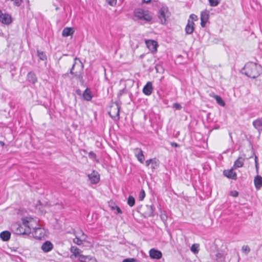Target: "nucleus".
<instances>
[{
  "instance_id": "nucleus-8",
  "label": "nucleus",
  "mask_w": 262,
  "mask_h": 262,
  "mask_svg": "<svg viewBox=\"0 0 262 262\" xmlns=\"http://www.w3.org/2000/svg\"><path fill=\"white\" fill-rule=\"evenodd\" d=\"M0 22L5 25H9L12 22L11 16L7 13H3L0 10Z\"/></svg>"
},
{
  "instance_id": "nucleus-1",
  "label": "nucleus",
  "mask_w": 262,
  "mask_h": 262,
  "mask_svg": "<svg viewBox=\"0 0 262 262\" xmlns=\"http://www.w3.org/2000/svg\"><path fill=\"white\" fill-rule=\"evenodd\" d=\"M35 222L31 218H23L21 224H15L12 226L15 233L19 235L28 234L34 228Z\"/></svg>"
},
{
  "instance_id": "nucleus-53",
  "label": "nucleus",
  "mask_w": 262,
  "mask_h": 262,
  "mask_svg": "<svg viewBox=\"0 0 262 262\" xmlns=\"http://www.w3.org/2000/svg\"><path fill=\"white\" fill-rule=\"evenodd\" d=\"M111 208H112V210H115V209H116V208H115V206H112V207H111Z\"/></svg>"
},
{
  "instance_id": "nucleus-36",
  "label": "nucleus",
  "mask_w": 262,
  "mask_h": 262,
  "mask_svg": "<svg viewBox=\"0 0 262 262\" xmlns=\"http://www.w3.org/2000/svg\"><path fill=\"white\" fill-rule=\"evenodd\" d=\"M242 250L243 252L248 254L250 251V247L247 245H244L242 247Z\"/></svg>"
},
{
  "instance_id": "nucleus-9",
  "label": "nucleus",
  "mask_w": 262,
  "mask_h": 262,
  "mask_svg": "<svg viewBox=\"0 0 262 262\" xmlns=\"http://www.w3.org/2000/svg\"><path fill=\"white\" fill-rule=\"evenodd\" d=\"M89 180L92 184H97L100 180V176L97 171L93 170L92 172L88 175Z\"/></svg>"
},
{
  "instance_id": "nucleus-38",
  "label": "nucleus",
  "mask_w": 262,
  "mask_h": 262,
  "mask_svg": "<svg viewBox=\"0 0 262 262\" xmlns=\"http://www.w3.org/2000/svg\"><path fill=\"white\" fill-rule=\"evenodd\" d=\"M106 1L111 6H115L117 4V0H106Z\"/></svg>"
},
{
  "instance_id": "nucleus-22",
  "label": "nucleus",
  "mask_w": 262,
  "mask_h": 262,
  "mask_svg": "<svg viewBox=\"0 0 262 262\" xmlns=\"http://www.w3.org/2000/svg\"><path fill=\"white\" fill-rule=\"evenodd\" d=\"M74 30L72 28L66 27L63 29L62 35L64 37H68L73 34Z\"/></svg>"
},
{
  "instance_id": "nucleus-44",
  "label": "nucleus",
  "mask_w": 262,
  "mask_h": 262,
  "mask_svg": "<svg viewBox=\"0 0 262 262\" xmlns=\"http://www.w3.org/2000/svg\"><path fill=\"white\" fill-rule=\"evenodd\" d=\"M135 259H129V258H125L124 259L122 262H134Z\"/></svg>"
},
{
  "instance_id": "nucleus-37",
  "label": "nucleus",
  "mask_w": 262,
  "mask_h": 262,
  "mask_svg": "<svg viewBox=\"0 0 262 262\" xmlns=\"http://www.w3.org/2000/svg\"><path fill=\"white\" fill-rule=\"evenodd\" d=\"M145 196V193L144 190L142 189L139 194V200L142 201L144 199Z\"/></svg>"
},
{
  "instance_id": "nucleus-52",
  "label": "nucleus",
  "mask_w": 262,
  "mask_h": 262,
  "mask_svg": "<svg viewBox=\"0 0 262 262\" xmlns=\"http://www.w3.org/2000/svg\"><path fill=\"white\" fill-rule=\"evenodd\" d=\"M76 93H77V94L80 95V90H77L76 91Z\"/></svg>"
},
{
  "instance_id": "nucleus-7",
  "label": "nucleus",
  "mask_w": 262,
  "mask_h": 262,
  "mask_svg": "<svg viewBox=\"0 0 262 262\" xmlns=\"http://www.w3.org/2000/svg\"><path fill=\"white\" fill-rule=\"evenodd\" d=\"M34 231L33 235L35 238L41 239L45 235L46 232L45 230L41 228H36L34 226V228H32Z\"/></svg>"
},
{
  "instance_id": "nucleus-2",
  "label": "nucleus",
  "mask_w": 262,
  "mask_h": 262,
  "mask_svg": "<svg viewBox=\"0 0 262 262\" xmlns=\"http://www.w3.org/2000/svg\"><path fill=\"white\" fill-rule=\"evenodd\" d=\"M242 73L249 77L254 79L262 73V67L255 63L248 62L242 70Z\"/></svg>"
},
{
  "instance_id": "nucleus-19",
  "label": "nucleus",
  "mask_w": 262,
  "mask_h": 262,
  "mask_svg": "<svg viewBox=\"0 0 262 262\" xmlns=\"http://www.w3.org/2000/svg\"><path fill=\"white\" fill-rule=\"evenodd\" d=\"M81 235L80 237L76 236L73 239V242L78 245H81L82 244V242L85 241L86 238V235L82 231H81Z\"/></svg>"
},
{
  "instance_id": "nucleus-28",
  "label": "nucleus",
  "mask_w": 262,
  "mask_h": 262,
  "mask_svg": "<svg viewBox=\"0 0 262 262\" xmlns=\"http://www.w3.org/2000/svg\"><path fill=\"white\" fill-rule=\"evenodd\" d=\"M214 99H215L216 102L218 104L222 106H224L225 105V103L224 101L222 99V98L218 95H215L214 96Z\"/></svg>"
},
{
  "instance_id": "nucleus-48",
  "label": "nucleus",
  "mask_w": 262,
  "mask_h": 262,
  "mask_svg": "<svg viewBox=\"0 0 262 262\" xmlns=\"http://www.w3.org/2000/svg\"><path fill=\"white\" fill-rule=\"evenodd\" d=\"M79 62L80 63V68H81V71H82L83 70V63L81 62V61L79 60Z\"/></svg>"
},
{
  "instance_id": "nucleus-41",
  "label": "nucleus",
  "mask_w": 262,
  "mask_h": 262,
  "mask_svg": "<svg viewBox=\"0 0 262 262\" xmlns=\"http://www.w3.org/2000/svg\"><path fill=\"white\" fill-rule=\"evenodd\" d=\"M160 217H161V220L164 222L166 221L167 219V215L164 213H162L160 215Z\"/></svg>"
},
{
  "instance_id": "nucleus-6",
  "label": "nucleus",
  "mask_w": 262,
  "mask_h": 262,
  "mask_svg": "<svg viewBox=\"0 0 262 262\" xmlns=\"http://www.w3.org/2000/svg\"><path fill=\"white\" fill-rule=\"evenodd\" d=\"M119 111L120 107L117 103H116L115 105H112L111 107V110L108 112V114L112 118L116 119V118H117V119H119Z\"/></svg>"
},
{
  "instance_id": "nucleus-10",
  "label": "nucleus",
  "mask_w": 262,
  "mask_h": 262,
  "mask_svg": "<svg viewBox=\"0 0 262 262\" xmlns=\"http://www.w3.org/2000/svg\"><path fill=\"white\" fill-rule=\"evenodd\" d=\"M209 12L205 10L201 13V25L202 27H205L209 17Z\"/></svg>"
},
{
  "instance_id": "nucleus-13",
  "label": "nucleus",
  "mask_w": 262,
  "mask_h": 262,
  "mask_svg": "<svg viewBox=\"0 0 262 262\" xmlns=\"http://www.w3.org/2000/svg\"><path fill=\"white\" fill-rule=\"evenodd\" d=\"M152 90L153 88L152 85V83L151 82L148 81L144 86L143 89V92L145 95L149 96L151 94L152 92Z\"/></svg>"
},
{
  "instance_id": "nucleus-39",
  "label": "nucleus",
  "mask_w": 262,
  "mask_h": 262,
  "mask_svg": "<svg viewBox=\"0 0 262 262\" xmlns=\"http://www.w3.org/2000/svg\"><path fill=\"white\" fill-rule=\"evenodd\" d=\"M11 1H13L14 4L17 7L19 6L21 4V3H22V0H11Z\"/></svg>"
},
{
  "instance_id": "nucleus-4",
  "label": "nucleus",
  "mask_w": 262,
  "mask_h": 262,
  "mask_svg": "<svg viewBox=\"0 0 262 262\" xmlns=\"http://www.w3.org/2000/svg\"><path fill=\"white\" fill-rule=\"evenodd\" d=\"M170 15V13L168 10V8L166 6H162L159 10L158 15L161 23L162 24H166Z\"/></svg>"
},
{
  "instance_id": "nucleus-30",
  "label": "nucleus",
  "mask_w": 262,
  "mask_h": 262,
  "mask_svg": "<svg viewBox=\"0 0 262 262\" xmlns=\"http://www.w3.org/2000/svg\"><path fill=\"white\" fill-rule=\"evenodd\" d=\"M37 52L38 57L40 59L42 60H45L47 59V56L43 52L37 50Z\"/></svg>"
},
{
  "instance_id": "nucleus-45",
  "label": "nucleus",
  "mask_w": 262,
  "mask_h": 262,
  "mask_svg": "<svg viewBox=\"0 0 262 262\" xmlns=\"http://www.w3.org/2000/svg\"><path fill=\"white\" fill-rule=\"evenodd\" d=\"M170 145L173 146V147H178L179 146V144H177V143H175V142H171L170 143Z\"/></svg>"
},
{
  "instance_id": "nucleus-54",
  "label": "nucleus",
  "mask_w": 262,
  "mask_h": 262,
  "mask_svg": "<svg viewBox=\"0 0 262 262\" xmlns=\"http://www.w3.org/2000/svg\"><path fill=\"white\" fill-rule=\"evenodd\" d=\"M255 167H256L257 170H258V165H255Z\"/></svg>"
},
{
  "instance_id": "nucleus-43",
  "label": "nucleus",
  "mask_w": 262,
  "mask_h": 262,
  "mask_svg": "<svg viewBox=\"0 0 262 262\" xmlns=\"http://www.w3.org/2000/svg\"><path fill=\"white\" fill-rule=\"evenodd\" d=\"M115 207L116 208L115 210H116V211H117L116 213H117V214L118 213L121 214L122 213V210H121V209L118 206L115 205Z\"/></svg>"
},
{
  "instance_id": "nucleus-15",
  "label": "nucleus",
  "mask_w": 262,
  "mask_h": 262,
  "mask_svg": "<svg viewBox=\"0 0 262 262\" xmlns=\"http://www.w3.org/2000/svg\"><path fill=\"white\" fill-rule=\"evenodd\" d=\"M134 151L135 156L137 157L138 160L141 163H143L144 161V156L141 149L139 148H136L134 149Z\"/></svg>"
},
{
  "instance_id": "nucleus-21",
  "label": "nucleus",
  "mask_w": 262,
  "mask_h": 262,
  "mask_svg": "<svg viewBox=\"0 0 262 262\" xmlns=\"http://www.w3.org/2000/svg\"><path fill=\"white\" fill-rule=\"evenodd\" d=\"M147 47L151 51H155L157 49V42L152 40H148L145 41Z\"/></svg>"
},
{
  "instance_id": "nucleus-24",
  "label": "nucleus",
  "mask_w": 262,
  "mask_h": 262,
  "mask_svg": "<svg viewBox=\"0 0 262 262\" xmlns=\"http://www.w3.org/2000/svg\"><path fill=\"white\" fill-rule=\"evenodd\" d=\"M83 98L86 101H90L92 98L91 90L86 88L83 94Z\"/></svg>"
},
{
  "instance_id": "nucleus-46",
  "label": "nucleus",
  "mask_w": 262,
  "mask_h": 262,
  "mask_svg": "<svg viewBox=\"0 0 262 262\" xmlns=\"http://www.w3.org/2000/svg\"><path fill=\"white\" fill-rule=\"evenodd\" d=\"M190 18L192 19H195L197 18V16L194 14H191L190 16Z\"/></svg>"
},
{
  "instance_id": "nucleus-17",
  "label": "nucleus",
  "mask_w": 262,
  "mask_h": 262,
  "mask_svg": "<svg viewBox=\"0 0 262 262\" xmlns=\"http://www.w3.org/2000/svg\"><path fill=\"white\" fill-rule=\"evenodd\" d=\"M53 248V244L49 241H46L41 246V249L45 252H49Z\"/></svg>"
},
{
  "instance_id": "nucleus-51",
  "label": "nucleus",
  "mask_w": 262,
  "mask_h": 262,
  "mask_svg": "<svg viewBox=\"0 0 262 262\" xmlns=\"http://www.w3.org/2000/svg\"><path fill=\"white\" fill-rule=\"evenodd\" d=\"M157 167H158V166H155V165H152V164H151V168H152V169H155V168H157Z\"/></svg>"
},
{
  "instance_id": "nucleus-27",
  "label": "nucleus",
  "mask_w": 262,
  "mask_h": 262,
  "mask_svg": "<svg viewBox=\"0 0 262 262\" xmlns=\"http://www.w3.org/2000/svg\"><path fill=\"white\" fill-rule=\"evenodd\" d=\"M147 211L145 213L146 216H152L154 215V209L152 206H146Z\"/></svg>"
},
{
  "instance_id": "nucleus-31",
  "label": "nucleus",
  "mask_w": 262,
  "mask_h": 262,
  "mask_svg": "<svg viewBox=\"0 0 262 262\" xmlns=\"http://www.w3.org/2000/svg\"><path fill=\"white\" fill-rule=\"evenodd\" d=\"M135 200L134 198L132 195H129L127 199V204L129 206L133 207L135 205Z\"/></svg>"
},
{
  "instance_id": "nucleus-55",
  "label": "nucleus",
  "mask_w": 262,
  "mask_h": 262,
  "mask_svg": "<svg viewBox=\"0 0 262 262\" xmlns=\"http://www.w3.org/2000/svg\"><path fill=\"white\" fill-rule=\"evenodd\" d=\"M0 143H1V144H2V145H4V143L3 142H1Z\"/></svg>"
},
{
  "instance_id": "nucleus-33",
  "label": "nucleus",
  "mask_w": 262,
  "mask_h": 262,
  "mask_svg": "<svg viewBox=\"0 0 262 262\" xmlns=\"http://www.w3.org/2000/svg\"><path fill=\"white\" fill-rule=\"evenodd\" d=\"M208 1L211 7H216L220 4L221 0H208Z\"/></svg>"
},
{
  "instance_id": "nucleus-23",
  "label": "nucleus",
  "mask_w": 262,
  "mask_h": 262,
  "mask_svg": "<svg viewBox=\"0 0 262 262\" xmlns=\"http://www.w3.org/2000/svg\"><path fill=\"white\" fill-rule=\"evenodd\" d=\"M11 233L8 231H4L0 233V238L5 242L10 239Z\"/></svg>"
},
{
  "instance_id": "nucleus-32",
  "label": "nucleus",
  "mask_w": 262,
  "mask_h": 262,
  "mask_svg": "<svg viewBox=\"0 0 262 262\" xmlns=\"http://www.w3.org/2000/svg\"><path fill=\"white\" fill-rule=\"evenodd\" d=\"M152 165H155L156 166H158V164L155 159H149L146 161V165L148 166L150 164Z\"/></svg>"
},
{
  "instance_id": "nucleus-25",
  "label": "nucleus",
  "mask_w": 262,
  "mask_h": 262,
  "mask_svg": "<svg viewBox=\"0 0 262 262\" xmlns=\"http://www.w3.org/2000/svg\"><path fill=\"white\" fill-rule=\"evenodd\" d=\"M27 80L32 83H35L37 81V77L34 73L30 72L27 75Z\"/></svg>"
},
{
  "instance_id": "nucleus-35",
  "label": "nucleus",
  "mask_w": 262,
  "mask_h": 262,
  "mask_svg": "<svg viewBox=\"0 0 262 262\" xmlns=\"http://www.w3.org/2000/svg\"><path fill=\"white\" fill-rule=\"evenodd\" d=\"M89 157L90 159L94 160L98 163L99 162L98 160L97 159L96 155L93 151H91L89 153Z\"/></svg>"
},
{
  "instance_id": "nucleus-3",
  "label": "nucleus",
  "mask_w": 262,
  "mask_h": 262,
  "mask_svg": "<svg viewBox=\"0 0 262 262\" xmlns=\"http://www.w3.org/2000/svg\"><path fill=\"white\" fill-rule=\"evenodd\" d=\"M71 252L75 257H78L80 262H88L89 261H96V259L90 255H84L80 254V250L75 246H72Z\"/></svg>"
},
{
  "instance_id": "nucleus-12",
  "label": "nucleus",
  "mask_w": 262,
  "mask_h": 262,
  "mask_svg": "<svg viewBox=\"0 0 262 262\" xmlns=\"http://www.w3.org/2000/svg\"><path fill=\"white\" fill-rule=\"evenodd\" d=\"M149 256L151 258L159 259L162 257V254L158 250L151 249L149 251Z\"/></svg>"
},
{
  "instance_id": "nucleus-29",
  "label": "nucleus",
  "mask_w": 262,
  "mask_h": 262,
  "mask_svg": "<svg viewBox=\"0 0 262 262\" xmlns=\"http://www.w3.org/2000/svg\"><path fill=\"white\" fill-rule=\"evenodd\" d=\"M191 251L194 254H196L199 251V245L198 244H194L191 247Z\"/></svg>"
},
{
  "instance_id": "nucleus-18",
  "label": "nucleus",
  "mask_w": 262,
  "mask_h": 262,
  "mask_svg": "<svg viewBox=\"0 0 262 262\" xmlns=\"http://www.w3.org/2000/svg\"><path fill=\"white\" fill-rule=\"evenodd\" d=\"M252 124L254 128L260 133L262 132V120L259 118L253 121Z\"/></svg>"
},
{
  "instance_id": "nucleus-11",
  "label": "nucleus",
  "mask_w": 262,
  "mask_h": 262,
  "mask_svg": "<svg viewBox=\"0 0 262 262\" xmlns=\"http://www.w3.org/2000/svg\"><path fill=\"white\" fill-rule=\"evenodd\" d=\"M224 175L229 179H231L232 180H236L237 179V175L235 172L233 171L232 168L229 170H225L223 171Z\"/></svg>"
},
{
  "instance_id": "nucleus-26",
  "label": "nucleus",
  "mask_w": 262,
  "mask_h": 262,
  "mask_svg": "<svg viewBox=\"0 0 262 262\" xmlns=\"http://www.w3.org/2000/svg\"><path fill=\"white\" fill-rule=\"evenodd\" d=\"M245 159L239 157L234 162V166L235 168H239L243 166Z\"/></svg>"
},
{
  "instance_id": "nucleus-20",
  "label": "nucleus",
  "mask_w": 262,
  "mask_h": 262,
  "mask_svg": "<svg viewBox=\"0 0 262 262\" xmlns=\"http://www.w3.org/2000/svg\"><path fill=\"white\" fill-rule=\"evenodd\" d=\"M254 183L255 188L259 189L262 187V177L257 175L254 179Z\"/></svg>"
},
{
  "instance_id": "nucleus-34",
  "label": "nucleus",
  "mask_w": 262,
  "mask_h": 262,
  "mask_svg": "<svg viewBox=\"0 0 262 262\" xmlns=\"http://www.w3.org/2000/svg\"><path fill=\"white\" fill-rule=\"evenodd\" d=\"M216 260L219 261L225 260L224 255L221 253H217L216 254Z\"/></svg>"
},
{
  "instance_id": "nucleus-16",
  "label": "nucleus",
  "mask_w": 262,
  "mask_h": 262,
  "mask_svg": "<svg viewBox=\"0 0 262 262\" xmlns=\"http://www.w3.org/2000/svg\"><path fill=\"white\" fill-rule=\"evenodd\" d=\"M78 58L77 57H75V59H74V64H73L71 70H70V74L74 75V76L77 78H79V79H80V78H82V76L81 75V72H74V69H75V67L76 66V60H78Z\"/></svg>"
},
{
  "instance_id": "nucleus-47",
  "label": "nucleus",
  "mask_w": 262,
  "mask_h": 262,
  "mask_svg": "<svg viewBox=\"0 0 262 262\" xmlns=\"http://www.w3.org/2000/svg\"><path fill=\"white\" fill-rule=\"evenodd\" d=\"M255 165H258V158L257 156H255Z\"/></svg>"
},
{
  "instance_id": "nucleus-14",
  "label": "nucleus",
  "mask_w": 262,
  "mask_h": 262,
  "mask_svg": "<svg viewBox=\"0 0 262 262\" xmlns=\"http://www.w3.org/2000/svg\"><path fill=\"white\" fill-rule=\"evenodd\" d=\"M194 23L190 19L188 20L187 24L185 27V32L187 34H191L194 30Z\"/></svg>"
},
{
  "instance_id": "nucleus-40",
  "label": "nucleus",
  "mask_w": 262,
  "mask_h": 262,
  "mask_svg": "<svg viewBox=\"0 0 262 262\" xmlns=\"http://www.w3.org/2000/svg\"><path fill=\"white\" fill-rule=\"evenodd\" d=\"M173 106L174 108H175L176 110H180L182 108L181 105L178 103H175L173 104Z\"/></svg>"
},
{
  "instance_id": "nucleus-42",
  "label": "nucleus",
  "mask_w": 262,
  "mask_h": 262,
  "mask_svg": "<svg viewBox=\"0 0 262 262\" xmlns=\"http://www.w3.org/2000/svg\"><path fill=\"white\" fill-rule=\"evenodd\" d=\"M230 195L233 197H236L238 195V192L237 191H231Z\"/></svg>"
},
{
  "instance_id": "nucleus-5",
  "label": "nucleus",
  "mask_w": 262,
  "mask_h": 262,
  "mask_svg": "<svg viewBox=\"0 0 262 262\" xmlns=\"http://www.w3.org/2000/svg\"><path fill=\"white\" fill-rule=\"evenodd\" d=\"M135 16L140 19H143L147 21L151 20L152 17L148 11H145L142 9H138L135 11Z\"/></svg>"
},
{
  "instance_id": "nucleus-49",
  "label": "nucleus",
  "mask_w": 262,
  "mask_h": 262,
  "mask_svg": "<svg viewBox=\"0 0 262 262\" xmlns=\"http://www.w3.org/2000/svg\"><path fill=\"white\" fill-rule=\"evenodd\" d=\"M124 90H121L119 91V96H121V95H122V94L123 93Z\"/></svg>"
},
{
  "instance_id": "nucleus-50",
  "label": "nucleus",
  "mask_w": 262,
  "mask_h": 262,
  "mask_svg": "<svg viewBox=\"0 0 262 262\" xmlns=\"http://www.w3.org/2000/svg\"><path fill=\"white\" fill-rule=\"evenodd\" d=\"M143 1V2L144 3H148L149 2H150L151 0H142Z\"/></svg>"
}]
</instances>
